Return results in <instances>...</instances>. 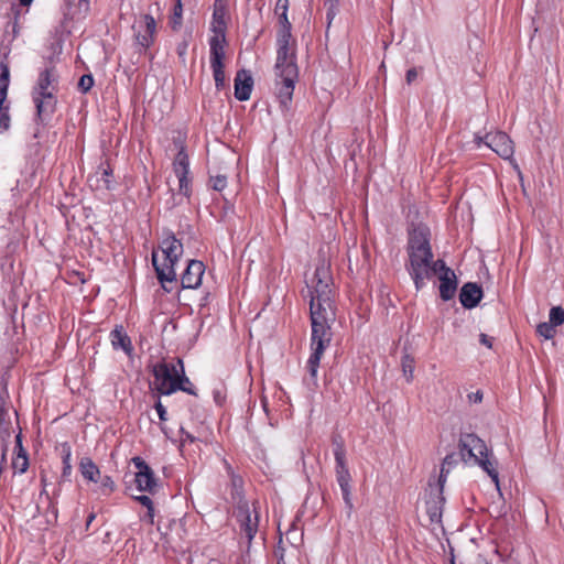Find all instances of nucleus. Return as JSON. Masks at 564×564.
<instances>
[{
  "instance_id": "1",
  "label": "nucleus",
  "mask_w": 564,
  "mask_h": 564,
  "mask_svg": "<svg viewBox=\"0 0 564 564\" xmlns=\"http://www.w3.org/2000/svg\"><path fill=\"white\" fill-rule=\"evenodd\" d=\"M333 276L330 267L322 259L315 268L311 279L306 280V294L310 297L311 317V349L307 360V371L311 380L316 384L317 370L325 349L332 341L330 324L335 321Z\"/></svg>"
},
{
  "instance_id": "2",
  "label": "nucleus",
  "mask_w": 564,
  "mask_h": 564,
  "mask_svg": "<svg viewBox=\"0 0 564 564\" xmlns=\"http://www.w3.org/2000/svg\"><path fill=\"white\" fill-rule=\"evenodd\" d=\"M228 13V9L219 6V8H214L213 11V21H212V31L214 35L209 40L210 47V67L213 69V76L215 80V86L217 90H221L226 87V76H225V44H226V30L227 22L226 17Z\"/></svg>"
},
{
  "instance_id": "3",
  "label": "nucleus",
  "mask_w": 564,
  "mask_h": 564,
  "mask_svg": "<svg viewBox=\"0 0 564 564\" xmlns=\"http://www.w3.org/2000/svg\"><path fill=\"white\" fill-rule=\"evenodd\" d=\"M163 256V262L159 263L158 252H152V264L154 267L156 278L163 290L167 293L173 291V286L169 284L176 283L175 264L183 254V243L175 237L173 232H169L160 243Z\"/></svg>"
},
{
  "instance_id": "4",
  "label": "nucleus",
  "mask_w": 564,
  "mask_h": 564,
  "mask_svg": "<svg viewBox=\"0 0 564 564\" xmlns=\"http://www.w3.org/2000/svg\"><path fill=\"white\" fill-rule=\"evenodd\" d=\"M460 459L473 462L488 474L496 487L499 488V474L497 460L491 458L486 443L475 433H462L458 440Z\"/></svg>"
},
{
  "instance_id": "5",
  "label": "nucleus",
  "mask_w": 564,
  "mask_h": 564,
  "mask_svg": "<svg viewBox=\"0 0 564 564\" xmlns=\"http://www.w3.org/2000/svg\"><path fill=\"white\" fill-rule=\"evenodd\" d=\"M177 366L178 365L164 361L156 362L152 366V375L154 378L152 386L156 394L170 395L176 392L177 388H181L180 382H176L180 372Z\"/></svg>"
},
{
  "instance_id": "6",
  "label": "nucleus",
  "mask_w": 564,
  "mask_h": 564,
  "mask_svg": "<svg viewBox=\"0 0 564 564\" xmlns=\"http://www.w3.org/2000/svg\"><path fill=\"white\" fill-rule=\"evenodd\" d=\"M275 75L276 97L281 107L284 110H289L295 88V83L299 77L297 66L289 65L283 70L275 72Z\"/></svg>"
},
{
  "instance_id": "7",
  "label": "nucleus",
  "mask_w": 564,
  "mask_h": 564,
  "mask_svg": "<svg viewBox=\"0 0 564 564\" xmlns=\"http://www.w3.org/2000/svg\"><path fill=\"white\" fill-rule=\"evenodd\" d=\"M409 261L405 269L412 278L415 289L419 291L425 285V276L429 271V265L434 258L433 251H410L408 252Z\"/></svg>"
},
{
  "instance_id": "8",
  "label": "nucleus",
  "mask_w": 564,
  "mask_h": 564,
  "mask_svg": "<svg viewBox=\"0 0 564 564\" xmlns=\"http://www.w3.org/2000/svg\"><path fill=\"white\" fill-rule=\"evenodd\" d=\"M475 142L479 147L485 143L502 159H510L513 155V142L506 132L496 131L486 133L484 137L475 135Z\"/></svg>"
},
{
  "instance_id": "9",
  "label": "nucleus",
  "mask_w": 564,
  "mask_h": 564,
  "mask_svg": "<svg viewBox=\"0 0 564 564\" xmlns=\"http://www.w3.org/2000/svg\"><path fill=\"white\" fill-rule=\"evenodd\" d=\"M10 84L9 65L0 61V132L10 128L9 104L7 102L8 89Z\"/></svg>"
},
{
  "instance_id": "10",
  "label": "nucleus",
  "mask_w": 564,
  "mask_h": 564,
  "mask_svg": "<svg viewBox=\"0 0 564 564\" xmlns=\"http://www.w3.org/2000/svg\"><path fill=\"white\" fill-rule=\"evenodd\" d=\"M235 517L240 522V530L245 534V536L250 542L254 534L258 531V524H259V514L253 509L251 512L249 508V503H241L239 506H236V509L234 511Z\"/></svg>"
},
{
  "instance_id": "11",
  "label": "nucleus",
  "mask_w": 564,
  "mask_h": 564,
  "mask_svg": "<svg viewBox=\"0 0 564 564\" xmlns=\"http://www.w3.org/2000/svg\"><path fill=\"white\" fill-rule=\"evenodd\" d=\"M173 170L175 175L178 178V192L185 197H189L191 195V180L188 178L189 173V159L185 151V147H181L177 152L174 162Z\"/></svg>"
},
{
  "instance_id": "12",
  "label": "nucleus",
  "mask_w": 564,
  "mask_h": 564,
  "mask_svg": "<svg viewBox=\"0 0 564 564\" xmlns=\"http://www.w3.org/2000/svg\"><path fill=\"white\" fill-rule=\"evenodd\" d=\"M443 488L441 486H436L432 488L429 492V497L426 499V513L430 520L431 525L442 527V516L443 508L445 505V497L443 495Z\"/></svg>"
},
{
  "instance_id": "13",
  "label": "nucleus",
  "mask_w": 564,
  "mask_h": 564,
  "mask_svg": "<svg viewBox=\"0 0 564 564\" xmlns=\"http://www.w3.org/2000/svg\"><path fill=\"white\" fill-rule=\"evenodd\" d=\"M410 251H432L430 230L426 226L419 225L409 231L406 252Z\"/></svg>"
},
{
  "instance_id": "14",
  "label": "nucleus",
  "mask_w": 564,
  "mask_h": 564,
  "mask_svg": "<svg viewBox=\"0 0 564 564\" xmlns=\"http://www.w3.org/2000/svg\"><path fill=\"white\" fill-rule=\"evenodd\" d=\"M57 76L54 67H47L39 75L37 82L32 89V96L39 95L45 97L46 94L56 95Z\"/></svg>"
},
{
  "instance_id": "15",
  "label": "nucleus",
  "mask_w": 564,
  "mask_h": 564,
  "mask_svg": "<svg viewBox=\"0 0 564 564\" xmlns=\"http://www.w3.org/2000/svg\"><path fill=\"white\" fill-rule=\"evenodd\" d=\"M32 99L36 108L37 121L43 124L48 122L56 110V96L52 94H46L45 97L34 95Z\"/></svg>"
},
{
  "instance_id": "16",
  "label": "nucleus",
  "mask_w": 564,
  "mask_h": 564,
  "mask_svg": "<svg viewBox=\"0 0 564 564\" xmlns=\"http://www.w3.org/2000/svg\"><path fill=\"white\" fill-rule=\"evenodd\" d=\"M205 265L199 260H189L181 276L182 289H196L202 283Z\"/></svg>"
},
{
  "instance_id": "17",
  "label": "nucleus",
  "mask_w": 564,
  "mask_h": 564,
  "mask_svg": "<svg viewBox=\"0 0 564 564\" xmlns=\"http://www.w3.org/2000/svg\"><path fill=\"white\" fill-rule=\"evenodd\" d=\"M482 295V288L479 284L467 282L460 289L459 301L465 308L471 310L479 304Z\"/></svg>"
},
{
  "instance_id": "18",
  "label": "nucleus",
  "mask_w": 564,
  "mask_h": 564,
  "mask_svg": "<svg viewBox=\"0 0 564 564\" xmlns=\"http://www.w3.org/2000/svg\"><path fill=\"white\" fill-rule=\"evenodd\" d=\"M252 88L251 74L246 69L238 70L235 77V97L240 101H246L250 98Z\"/></svg>"
},
{
  "instance_id": "19",
  "label": "nucleus",
  "mask_w": 564,
  "mask_h": 564,
  "mask_svg": "<svg viewBox=\"0 0 564 564\" xmlns=\"http://www.w3.org/2000/svg\"><path fill=\"white\" fill-rule=\"evenodd\" d=\"M440 296L443 301H449L455 296L457 291V278L455 272L448 273L446 271L443 274H440Z\"/></svg>"
},
{
  "instance_id": "20",
  "label": "nucleus",
  "mask_w": 564,
  "mask_h": 564,
  "mask_svg": "<svg viewBox=\"0 0 564 564\" xmlns=\"http://www.w3.org/2000/svg\"><path fill=\"white\" fill-rule=\"evenodd\" d=\"M111 344L115 349L121 348L127 355L133 350L131 339L124 332L122 326H116L110 333Z\"/></svg>"
},
{
  "instance_id": "21",
  "label": "nucleus",
  "mask_w": 564,
  "mask_h": 564,
  "mask_svg": "<svg viewBox=\"0 0 564 564\" xmlns=\"http://www.w3.org/2000/svg\"><path fill=\"white\" fill-rule=\"evenodd\" d=\"M289 65L297 66L295 55L290 50V44H278L275 72H281Z\"/></svg>"
},
{
  "instance_id": "22",
  "label": "nucleus",
  "mask_w": 564,
  "mask_h": 564,
  "mask_svg": "<svg viewBox=\"0 0 564 564\" xmlns=\"http://www.w3.org/2000/svg\"><path fill=\"white\" fill-rule=\"evenodd\" d=\"M134 482L140 491H148L150 494H154L158 487V481L152 469L145 473H135Z\"/></svg>"
},
{
  "instance_id": "23",
  "label": "nucleus",
  "mask_w": 564,
  "mask_h": 564,
  "mask_svg": "<svg viewBox=\"0 0 564 564\" xmlns=\"http://www.w3.org/2000/svg\"><path fill=\"white\" fill-rule=\"evenodd\" d=\"M228 471L230 473V484H231V499L236 506L241 503H247L248 501L243 496V480L239 475L232 473L231 467L227 466Z\"/></svg>"
},
{
  "instance_id": "24",
  "label": "nucleus",
  "mask_w": 564,
  "mask_h": 564,
  "mask_svg": "<svg viewBox=\"0 0 564 564\" xmlns=\"http://www.w3.org/2000/svg\"><path fill=\"white\" fill-rule=\"evenodd\" d=\"M459 457H460L459 454H456V453L447 454L444 457L442 466H441L437 486L444 487L447 475L449 474L451 469L458 464Z\"/></svg>"
},
{
  "instance_id": "25",
  "label": "nucleus",
  "mask_w": 564,
  "mask_h": 564,
  "mask_svg": "<svg viewBox=\"0 0 564 564\" xmlns=\"http://www.w3.org/2000/svg\"><path fill=\"white\" fill-rule=\"evenodd\" d=\"M79 470L84 478L89 481L97 482V477L100 475V471L97 465L89 457H83L80 459Z\"/></svg>"
},
{
  "instance_id": "26",
  "label": "nucleus",
  "mask_w": 564,
  "mask_h": 564,
  "mask_svg": "<svg viewBox=\"0 0 564 564\" xmlns=\"http://www.w3.org/2000/svg\"><path fill=\"white\" fill-rule=\"evenodd\" d=\"M333 452L336 463L346 462V449L343 436L339 433H334L332 436Z\"/></svg>"
},
{
  "instance_id": "27",
  "label": "nucleus",
  "mask_w": 564,
  "mask_h": 564,
  "mask_svg": "<svg viewBox=\"0 0 564 564\" xmlns=\"http://www.w3.org/2000/svg\"><path fill=\"white\" fill-rule=\"evenodd\" d=\"M112 175V170L108 165L107 167L99 166L95 176H89L88 182L91 184L94 178H96L97 186L99 187V182L102 183V187L106 189H111L112 184L110 181V176Z\"/></svg>"
},
{
  "instance_id": "28",
  "label": "nucleus",
  "mask_w": 564,
  "mask_h": 564,
  "mask_svg": "<svg viewBox=\"0 0 564 564\" xmlns=\"http://www.w3.org/2000/svg\"><path fill=\"white\" fill-rule=\"evenodd\" d=\"M177 365L180 367V372H178V376L176 378L177 379L176 382H180V387H182V388H177V390H181V391L186 392V393L192 394V395H196L197 393H196V390H195L193 383L185 376L183 360L182 359H177Z\"/></svg>"
},
{
  "instance_id": "29",
  "label": "nucleus",
  "mask_w": 564,
  "mask_h": 564,
  "mask_svg": "<svg viewBox=\"0 0 564 564\" xmlns=\"http://www.w3.org/2000/svg\"><path fill=\"white\" fill-rule=\"evenodd\" d=\"M285 540L295 549L301 545L303 541V532L300 528H297L295 521L292 522L285 532Z\"/></svg>"
},
{
  "instance_id": "30",
  "label": "nucleus",
  "mask_w": 564,
  "mask_h": 564,
  "mask_svg": "<svg viewBox=\"0 0 564 564\" xmlns=\"http://www.w3.org/2000/svg\"><path fill=\"white\" fill-rule=\"evenodd\" d=\"M15 441H17V446L19 447V454H18L17 458L13 460V467L15 469H18L20 473H24L28 469L29 462H28L26 453L22 448L20 434L15 437Z\"/></svg>"
},
{
  "instance_id": "31",
  "label": "nucleus",
  "mask_w": 564,
  "mask_h": 564,
  "mask_svg": "<svg viewBox=\"0 0 564 564\" xmlns=\"http://www.w3.org/2000/svg\"><path fill=\"white\" fill-rule=\"evenodd\" d=\"M70 446L68 443H64L62 445V462H63V471L62 479L68 480L72 474V465H70Z\"/></svg>"
},
{
  "instance_id": "32",
  "label": "nucleus",
  "mask_w": 564,
  "mask_h": 564,
  "mask_svg": "<svg viewBox=\"0 0 564 564\" xmlns=\"http://www.w3.org/2000/svg\"><path fill=\"white\" fill-rule=\"evenodd\" d=\"M209 184L214 191L221 192L227 186V175L209 170Z\"/></svg>"
},
{
  "instance_id": "33",
  "label": "nucleus",
  "mask_w": 564,
  "mask_h": 564,
  "mask_svg": "<svg viewBox=\"0 0 564 564\" xmlns=\"http://www.w3.org/2000/svg\"><path fill=\"white\" fill-rule=\"evenodd\" d=\"M429 271L430 272H426L425 279H431L434 274H443L446 271H448V273L454 272L442 259L436 261L432 259L431 264L429 265Z\"/></svg>"
},
{
  "instance_id": "34",
  "label": "nucleus",
  "mask_w": 564,
  "mask_h": 564,
  "mask_svg": "<svg viewBox=\"0 0 564 564\" xmlns=\"http://www.w3.org/2000/svg\"><path fill=\"white\" fill-rule=\"evenodd\" d=\"M289 0H278L274 12L279 19V25L291 24L288 19Z\"/></svg>"
},
{
  "instance_id": "35",
  "label": "nucleus",
  "mask_w": 564,
  "mask_h": 564,
  "mask_svg": "<svg viewBox=\"0 0 564 564\" xmlns=\"http://www.w3.org/2000/svg\"><path fill=\"white\" fill-rule=\"evenodd\" d=\"M336 480L338 485L348 484L351 481V476L347 466V463H336L335 466Z\"/></svg>"
},
{
  "instance_id": "36",
  "label": "nucleus",
  "mask_w": 564,
  "mask_h": 564,
  "mask_svg": "<svg viewBox=\"0 0 564 564\" xmlns=\"http://www.w3.org/2000/svg\"><path fill=\"white\" fill-rule=\"evenodd\" d=\"M339 488H340L341 496H343V499H344V502H345V506H346V509H347V516L349 518L351 516L352 510H354V503H352V499H351V486H350V482L340 485Z\"/></svg>"
},
{
  "instance_id": "37",
  "label": "nucleus",
  "mask_w": 564,
  "mask_h": 564,
  "mask_svg": "<svg viewBox=\"0 0 564 564\" xmlns=\"http://www.w3.org/2000/svg\"><path fill=\"white\" fill-rule=\"evenodd\" d=\"M182 17H183V4L182 2H175L173 9V15L171 18L170 24L173 31H178L182 25Z\"/></svg>"
},
{
  "instance_id": "38",
  "label": "nucleus",
  "mask_w": 564,
  "mask_h": 564,
  "mask_svg": "<svg viewBox=\"0 0 564 564\" xmlns=\"http://www.w3.org/2000/svg\"><path fill=\"white\" fill-rule=\"evenodd\" d=\"M401 365L403 373L406 377L408 382H410L413 379L414 358L406 354L402 357Z\"/></svg>"
},
{
  "instance_id": "39",
  "label": "nucleus",
  "mask_w": 564,
  "mask_h": 564,
  "mask_svg": "<svg viewBox=\"0 0 564 564\" xmlns=\"http://www.w3.org/2000/svg\"><path fill=\"white\" fill-rule=\"evenodd\" d=\"M549 322L555 327L564 323V308L561 306H553L550 310Z\"/></svg>"
},
{
  "instance_id": "40",
  "label": "nucleus",
  "mask_w": 564,
  "mask_h": 564,
  "mask_svg": "<svg viewBox=\"0 0 564 564\" xmlns=\"http://www.w3.org/2000/svg\"><path fill=\"white\" fill-rule=\"evenodd\" d=\"M142 28L147 31L149 35H151L153 39H155L156 34V22L154 18L151 14H143L142 15Z\"/></svg>"
},
{
  "instance_id": "41",
  "label": "nucleus",
  "mask_w": 564,
  "mask_h": 564,
  "mask_svg": "<svg viewBox=\"0 0 564 564\" xmlns=\"http://www.w3.org/2000/svg\"><path fill=\"white\" fill-rule=\"evenodd\" d=\"M536 333L545 339H551L555 335V326L550 322L540 323L536 326Z\"/></svg>"
},
{
  "instance_id": "42",
  "label": "nucleus",
  "mask_w": 564,
  "mask_h": 564,
  "mask_svg": "<svg viewBox=\"0 0 564 564\" xmlns=\"http://www.w3.org/2000/svg\"><path fill=\"white\" fill-rule=\"evenodd\" d=\"M279 26L280 28L278 31V44H290L291 39H292V33H291L292 25L283 24V25H279Z\"/></svg>"
},
{
  "instance_id": "43",
  "label": "nucleus",
  "mask_w": 564,
  "mask_h": 564,
  "mask_svg": "<svg viewBox=\"0 0 564 564\" xmlns=\"http://www.w3.org/2000/svg\"><path fill=\"white\" fill-rule=\"evenodd\" d=\"M135 40L138 45L143 50H148L154 43V39L149 35L145 30L139 31L135 34Z\"/></svg>"
},
{
  "instance_id": "44",
  "label": "nucleus",
  "mask_w": 564,
  "mask_h": 564,
  "mask_svg": "<svg viewBox=\"0 0 564 564\" xmlns=\"http://www.w3.org/2000/svg\"><path fill=\"white\" fill-rule=\"evenodd\" d=\"M94 83H95V80H94V77H93L91 74H84L79 78V82L77 84V88L83 94H86V93H88L93 88Z\"/></svg>"
},
{
  "instance_id": "45",
  "label": "nucleus",
  "mask_w": 564,
  "mask_h": 564,
  "mask_svg": "<svg viewBox=\"0 0 564 564\" xmlns=\"http://www.w3.org/2000/svg\"><path fill=\"white\" fill-rule=\"evenodd\" d=\"M161 395L162 394H156L158 400L154 403V409L158 412V415H159V419H160L161 423H164L165 421H167V411H166L165 406L161 402Z\"/></svg>"
},
{
  "instance_id": "46",
  "label": "nucleus",
  "mask_w": 564,
  "mask_h": 564,
  "mask_svg": "<svg viewBox=\"0 0 564 564\" xmlns=\"http://www.w3.org/2000/svg\"><path fill=\"white\" fill-rule=\"evenodd\" d=\"M132 464L134 465V467L138 469L137 473H145V471H149L151 470L152 468L147 464V462L139 457V456H135L131 459Z\"/></svg>"
},
{
  "instance_id": "47",
  "label": "nucleus",
  "mask_w": 564,
  "mask_h": 564,
  "mask_svg": "<svg viewBox=\"0 0 564 564\" xmlns=\"http://www.w3.org/2000/svg\"><path fill=\"white\" fill-rule=\"evenodd\" d=\"M139 503L147 508L149 511H153V501L149 496L142 495L134 498Z\"/></svg>"
},
{
  "instance_id": "48",
  "label": "nucleus",
  "mask_w": 564,
  "mask_h": 564,
  "mask_svg": "<svg viewBox=\"0 0 564 564\" xmlns=\"http://www.w3.org/2000/svg\"><path fill=\"white\" fill-rule=\"evenodd\" d=\"M462 564H488V562L482 555L476 554V555L467 558Z\"/></svg>"
},
{
  "instance_id": "49",
  "label": "nucleus",
  "mask_w": 564,
  "mask_h": 564,
  "mask_svg": "<svg viewBox=\"0 0 564 564\" xmlns=\"http://www.w3.org/2000/svg\"><path fill=\"white\" fill-rule=\"evenodd\" d=\"M326 3H328L327 18L330 20L336 13L338 0H326Z\"/></svg>"
},
{
  "instance_id": "50",
  "label": "nucleus",
  "mask_w": 564,
  "mask_h": 564,
  "mask_svg": "<svg viewBox=\"0 0 564 564\" xmlns=\"http://www.w3.org/2000/svg\"><path fill=\"white\" fill-rule=\"evenodd\" d=\"M283 539L280 536L278 549L275 550L274 554L278 557V564H284L283 556H284V547L282 546Z\"/></svg>"
},
{
  "instance_id": "51",
  "label": "nucleus",
  "mask_w": 564,
  "mask_h": 564,
  "mask_svg": "<svg viewBox=\"0 0 564 564\" xmlns=\"http://www.w3.org/2000/svg\"><path fill=\"white\" fill-rule=\"evenodd\" d=\"M417 77V70L415 67L410 68L405 74V80L408 85H411Z\"/></svg>"
},
{
  "instance_id": "52",
  "label": "nucleus",
  "mask_w": 564,
  "mask_h": 564,
  "mask_svg": "<svg viewBox=\"0 0 564 564\" xmlns=\"http://www.w3.org/2000/svg\"><path fill=\"white\" fill-rule=\"evenodd\" d=\"M492 340L494 338L492 337H489L488 335L486 334H480L479 335V341L480 344L485 345L486 347L488 348H492Z\"/></svg>"
},
{
  "instance_id": "53",
  "label": "nucleus",
  "mask_w": 564,
  "mask_h": 564,
  "mask_svg": "<svg viewBox=\"0 0 564 564\" xmlns=\"http://www.w3.org/2000/svg\"><path fill=\"white\" fill-rule=\"evenodd\" d=\"M180 432L182 434L183 442H189V443L195 442V437L189 432L185 431L183 427H181Z\"/></svg>"
},
{
  "instance_id": "54",
  "label": "nucleus",
  "mask_w": 564,
  "mask_h": 564,
  "mask_svg": "<svg viewBox=\"0 0 564 564\" xmlns=\"http://www.w3.org/2000/svg\"><path fill=\"white\" fill-rule=\"evenodd\" d=\"M101 485L104 487H107L109 488L110 490H113V487H115V482L113 480L109 477V476H105L101 480Z\"/></svg>"
},
{
  "instance_id": "55",
  "label": "nucleus",
  "mask_w": 564,
  "mask_h": 564,
  "mask_svg": "<svg viewBox=\"0 0 564 564\" xmlns=\"http://www.w3.org/2000/svg\"><path fill=\"white\" fill-rule=\"evenodd\" d=\"M90 0H79L78 1V8L79 10H83L84 13H87L89 11Z\"/></svg>"
},
{
  "instance_id": "56",
  "label": "nucleus",
  "mask_w": 564,
  "mask_h": 564,
  "mask_svg": "<svg viewBox=\"0 0 564 564\" xmlns=\"http://www.w3.org/2000/svg\"><path fill=\"white\" fill-rule=\"evenodd\" d=\"M186 50H187V44L186 43L180 44L177 46V54H178V56L183 57L186 54Z\"/></svg>"
},
{
  "instance_id": "57",
  "label": "nucleus",
  "mask_w": 564,
  "mask_h": 564,
  "mask_svg": "<svg viewBox=\"0 0 564 564\" xmlns=\"http://www.w3.org/2000/svg\"><path fill=\"white\" fill-rule=\"evenodd\" d=\"M219 6L228 9V0H215L214 8H219Z\"/></svg>"
},
{
  "instance_id": "58",
  "label": "nucleus",
  "mask_w": 564,
  "mask_h": 564,
  "mask_svg": "<svg viewBox=\"0 0 564 564\" xmlns=\"http://www.w3.org/2000/svg\"><path fill=\"white\" fill-rule=\"evenodd\" d=\"M473 397H474V401L475 402H481L482 401V392H480V391H477L476 393H474Z\"/></svg>"
},
{
  "instance_id": "59",
  "label": "nucleus",
  "mask_w": 564,
  "mask_h": 564,
  "mask_svg": "<svg viewBox=\"0 0 564 564\" xmlns=\"http://www.w3.org/2000/svg\"><path fill=\"white\" fill-rule=\"evenodd\" d=\"M95 517H96V516H95V513H94V512H91V513L87 517V521H86V528H87V529L89 528L90 523L94 521Z\"/></svg>"
},
{
  "instance_id": "60",
  "label": "nucleus",
  "mask_w": 564,
  "mask_h": 564,
  "mask_svg": "<svg viewBox=\"0 0 564 564\" xmlns=\"http://www.w3.org/2000/svg\"><path fill=\"white\" fill-rule=\"evenodd\" d=\"M214 399H215V401H216L218 404H220V403H221L223 398H221V394H220V392H219V391H215V392H214Z\"/></svg>"
},
{
  "instance_id": "61",
  "label": "nucleus",
  "mask_w": 564,
  "mask_h": 564,
  "mask_svg": "<svg viewBox=\"0 0 564 564\" xmlns=\"http://www.w3.org/2000/svg\"><path fill=\"white\" fill-rule=\"evenodd\" d=\"M145 518L149 519L150 523H153L154 519V510L153 511H147Z\"/></svg>"
},
{
  "instance_id": "62",
  "label": "nucleus",
  "mask_w": 564,
  "mask_h": 564,
  "mask_svg": "<svg viewBox=\"0 0 564 564\" xmlns=\"http://www.w3.org/2000/svg\"><path fill=\"white\" fill-rule=\"evenodd\" d=\"M33 0H19L20 6L22 7H29Z\"/></svg>"
},
{
  "instance_id": "63",
  "label": "nucleus",
  "mask_w": 564,
  "mask_h": 564,
  "mask_svg": "<svg viewBox=\"0 0 564 564\" xmlns=\"http://www.w3.org/2000/svg\"><path fill=\"white\" fill-rule=\"evenodd\" d=\"M161 431H162L163 433H166V432H165V426H164V425H161Z\"/></svg>"
},
{
  "instance_id": "64",
  "label": "nucleus",
  "mask_w": 564,
  "mask_h": 564,
  "mask_svg": "<svg viewBox=\"0 0 564 564\" xmlns=\"http://www.w3.org/2000/svg\"><path fill=\"white\" fill-rule=\"evenodd\" d=\"M451 563H452V564H455V561H454V558H452V562H451Z\"/></svg>"
}]
</instances>
